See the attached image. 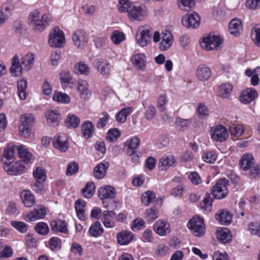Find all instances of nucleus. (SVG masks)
Masks as SVG:
<instances>
[{"instance_id": "nucleus-52", "label": "nucleus", "mask_w": 260, "mask_h": 260, "mask_svg": "<svg viewBox=\"0 0 260 260\" xmlns=\"http://www.w3.org/2000/svg\"><path fill=\"white\" fill-rule=\"evenodd\" d=\"M10 224L12 226L21 233H25L28 230V225L23 221L14 220L11 221Z\"/></svg>"}, {"instance_id": "nucleus-60", "label": "nucleus", "mask_w": 260, "mask_h": 260, "mask_svg": "<svg viewBox=\"0 0 260 260\" xmlns=\"http://www.w3.org/2000/svg\"><path fill=\"white\" fill-rule=\"evenodd\" d=\"M145 225V222L142 218H137L133 221L131 228L134 232H137L144 228Z\"/></svg>"}, {"instance_id": "nucleus-63", "label": "nucleus", "mask_w": 260, "mask_h": 260, "mask_svg": "<svg viewBox=\"0 0 260 260\" xmlns=\"http://www.w3.org/2000/svg\"><path fill=\"white\" fill-rule=\"evenodd\" d=\"M88 84L86 80H80L78 82V89L83 98L85 99L88 93Z\"/></svg>"}, {"instance_id": "nucleus-33", "label": "nucleus", "mask_w": 260, "mask_h": 260, "mask_svg": "<svg viewBox=\"0 0 260 260\" xmlns=\"http://www.w3.org/2000/svg\"><path fill=\"white\" fill-rule=\"evenodd\" d=\"M176 162V159L173 155H164L159 160V167L161 169H166L173 166Z\"/></svg>"}, {"instance_id": "nucleus-47", "label": "nucleus", "mask_w": 260, "mask_h": 260, "mask_svg": "<svg viewBox=\"0 0 260 260\" xmlns=\"http://www.w3.org/2000/svg\"><path fill=\"white\" fill-rule=\"evenodd\" d=\"M213 199L211 195L207 193L205 194L202 202L201 203V207L205 211H210L212 209Z\"/></svg>"}, {"instance_id": "nucleus-59", "label": "nucleus", "mask_w": 260, "mask_h": 260, "mask_svg": "<svg viewBox=\"0 0 260 260\" xmlns=\"http://www.w3.org/2000/svg\"><path fill=\"white\" fill-rule=\"evenodd\" d=\"M12 10L13 8L11 4L7 2L3 3L2 5L0 13L7 19L11 15Z\"/></svg>"}, {"instance_id": "nucleus-12", "label": "nucleus", "mask_w": 260, "mask_h": 260, "mask_svg": "<svg viewBox=\"0 0 260 260\" xmlns=\"http://www.w3.org/2000/svg\"><path fill=\"white\" fill-rule=\"evenodd\" d=\"M4 169L10 175H19L22 174L25 170L23 162L18 161L14 163L8 164L4 162Z\"/></svg>"}, {"instance_id": "nucleus-45", "label": "nucleus", "mask_w": 260, "mask_h": 260, "mask_svg": "<svg viewBox=\"0 0 260 260\" xmlns=\"http://www.w3.org/2000/svg\"><path fill=\"white\" fill-rule=\"evenodd\" d=\"M83 196L85 198H91L95 192V185L92 182H88L82 189Z\"/></svg>"}, {"instance_id": "nucleus-30", "label": "nucleus", "mask_w": 260, "mask_h": 260, "mask_svg": "<svg viewBox=\"0 0 260 260\" xmlns=\"http://www.w3.org/2000/svg\"><path fill=\"white\" fill-rule=\"evenodd\" d=\"M254 162L253 156L249 153L243 154L240 160V165L243 170H248L251 168Z\"/></svg>"}, {"instance_id": "nucleus-8", "label": "nucleus", "mask_w": 260, "mask_h": 260, "mask_svg": "<svg viewBox=\"0 0 260 260\" xmlns=\"http://www.w3.org/2000/svg\"><path fill=\"white\" fill-rule=\"evenodd\" d=\"M65 42L64 35L62 30L56 27L51 31L48 40V43L51 47L61 48Z\"/></svg>"}, {"instance_id": "nucleus-27", "label": "nucleus", "mask_w": 260, "mask_h": 260, "mask_svg": "<svg viewBox=\"0 0 260 260\" xmlns=\"http://www.w3.org/2000/svg\"><path fill=\"white\" fill-rule=\"evenodd\" d=\"M217 239L221 243L225 244L231 242L232 236L230 230L226 228H221L216 231Z\"/></svg>"}, {"instance_id": "nucleus-1", "label": "nucleus", "mask_w": 260, "mask_h": 260, "mask_svg": "<svg viewBox=\"0 0 260 260\" xmlns=\"http://www.w3.org/2000/svg\"><path fill=\"white\" fill-rule=\"evenodd\" d=\"M35 55L32 53H27L20 59L17 55L12 58L10 72L12 76L18 77L22 74L23 71L30 70L35 63Z\"/></svg>"}, {"instance_id": "nucleus-51", "label": "nucleus", "mask_w": 260, "mask_h": 260, "mask_svg": "<svg viewBox=\"0 0 260 260\" xmlns=\"http://www.w3.org/2000/svg\"><path fill=\"white\" fill-rule=\"evenodd\" d=\"M111 39L116 45L120 44L125 39V35L119 30H114L111 35Z\"/></svg>"}, {"instance_id": "nucleus-62", "label": "nucleus", "mask_w": 260, "mask_h": 260, "mask_svg": "<svg viewBox=\"0 0 260 260\" xmlns=\"http://www.w3.org/2000/svg\"><path fill=\"white\" fill-rule=\"evenodd\" d=\"M169 247L164 244H158L155 249V253L156 255L164 256L169 252Z\"/></svg>"}, {"instance_id": "nucleus-49", "label": "nucleus", "mask_w": 260, "mask_h": 260, "mask_svg": "<svg viewBox=\"0 0 260 260\" xmlns=\"http://www.w3.org/2000/svg\"><path fill=\"white\" fill-rule=\"evenodd\" d=\"M159 216V212L155 207L147 209L145 212V217L148 222H151L157 219Z\"/></svg>"}, {"instance_id": "nucleus-37", "label": "nucleus", "mask_w": 260, "mask_h": 260, "mask_svg": "<svg viewBox=\"0 0 260 260\" xmlns=\"http://www.w3.org/2000/svg\"><path fill=\"white\" fill-rule=\"evenodd\" d=\"M109 167L108 163L101 162L98 164L94 169L93 174L94 177L97 179H102L106 173V170Z\"/></svg>"}, {"instance_id": "nucleus-16", "label": "nucleus", "mask_w": 260, "mask_h": 260, "mask_svg": "<svg viewBox=\"0 0 260 260\" xmlns=\"http://www.w3.org/2000/svg\"><path fill=\"white\" fill-rule=\"evenodd\" d=\"M182 24L187 28H197L200 24L199 15L193 12L191 14H186L182 18Z\"/></svg>"}, {"instance_id": "nucleus-26", "label": "nucleus", "mask_w": 260, "mask_h": 260, "mask_svg": "<svg viewBox=\"0 0 260 260\" xmlns=\"http://www.w3.org/2000/svg\"><path fill=\"white\" fill-rule=\"evenodd\" d=\"M47 123L51 126L58 125L61 120L60 114L56 110H48L45 113Z\"/></svg>"}, {"instance_id": "nucleus-25", "label": "nucleus", "mask_w": 260, "mask_h": 260, "mask_svg": "<svg viewBox=\"0 0 260 260\" xmlns=\"http://www.w3.org/2000/svg\"><path fill=\"white\" fill-rule=\"evenodd\" d=\"M115 213L113 211L105 210L103 212L102 221L107 228H112L115 226L114 220Z\"/></svg>"}, {"instance_id": "nucleus-6", "label": "nucleus", "mask_w": 260, "mask_h": 260, "mask_svg": "<svg viewBox=\"0 0 260 260\" xmlns=\"http://www.w3.org/2000/svg\"><path fill=\"white\" fill-rule=\"evenodd\" d=\"M229 181L225 178L219 179L213 187L211 194L216 199L224 198L228 194V185Z\"/></svg>"}, {"instance_id": "nucleus-18", "label": "nucleus", "mask_w": 260, "mask_h": 260, "mask_svg": "<svg viewBox=\"0 0 260 260\" xmlns=\"http://www.w3.org/2000/svg\"><path fill=\"white\" fill-rule=\"evenodd\" d=\"M258 96L257 91L252 88L243 90L240 96V101L243 104H248L253 101Z\"/></svg>"}, {"instance_id": "nucleus-54", "label": "nucleus", "mask_w": 260, "mask_h": 260, "mask_svg": "<svg viewBox=\"0 0 260 260\" xmlns=\"http://www.w3.org/2000/svg\"><path fill=\"white\" fill-rule=\"evenodd\" d=\"M251 37L254 44L260 47V25H256L251 31Z\"/></svg>"}, {"instance_id": "nucleus-3", "label": "nucleus", "mask_w": 260, "mask_h": 260, "mask_svg": "<svg viewBox=\"0 0 260 260\" xmlns=\"http://www.w3.org/2000/svg\"><path fill=\"white\" fill-rule=\"evenodd\" d=\"M20 124L19 132L25 137H28L31 133V128L36 123L35 118L31 113H25L20 116Z\"/></svg>"}, {"instance_id": "nucleus-44", "label": "nucleus", "mask_w": 260, "mask_h": 260, "mask_svg": "<svg viewBox=\"0 0 260 260\" xmlns=\"http://www.w3.org/2000/svg\"><path fill=\"white\" fill-rule=\"evenodd\" d=\"M80 119L74 114H69L66 117V123L69 127L76 128L79 125Z\"/></svg>"}, {"instance_id": "nucleus-50", "label": "nucleus", "mask_w": 260, "mask_h": 260, "mask_svg": "<svg viewBox=\"0 0 260 260\" xmlns=\"http://www.w3.org/2000/svg\"><path fill=\"white\" fill-rule=\"evenodd\" d=\"M244 132L242 124H232L230 127V133L231 136L238 138L241 136Z\"/></svg>"}, {"instance_id": "nucleus-34", "label": "nucleus", "mask_w": 260, "mask_h": 260, "mask_svg": "<svg viewBox=\"0 0 260 260\" xmlns=\"http://www.w3.org/2000/svg\"><path fill=\"white\" fill-rule=\"evenodd\" d=\"M99 196L102 200L113 199L115 196L114 188L110 186L101 187L98 191Z\"/></svg>"}, {"instance_id": "nucleus-36", "label": "nucleus", "mask_w": 260, "mask_h": 260, "mask_svg": "<svg viewBox=\"0 0 260 260\" xmlns=\"http://www.w3.org/2000/svg\"><path fill=\"white\" fill-rule=\"evenodd\" d=\"M85 202L82 199H78L75 203V208L77 216L81 220H84L85 219Z\"/></svg>"}, {"instance_id": "nucleus-15", "label": "nucleus", "mask_w": 260, "mask_h": 260, "mask_svg": "<svg viewBox=\"0 0 260 260\" xmlns=\"http://www.w3.org/2000/svg\"><path fill=\"white\" fill-rule=\"evenodd\" d=\"M72 39L76 47L82 49L87 43L88 36L85 31L78 29L73 33Z\"/></svg>"}, {"instance_id": "nucleus-55", "label": "nucleus", "mask_w": 260, "mask_h": 260, "mask_svg": "<svg viewBox=\"0 0 260 260\" xmlns=\"http://www.w3.org/2000/svg\"><path fill=\"white\" fill-rule=\"evenodd\" d=\"M179 8L185 11L190 10L194 5V0H177Z\"/></svg>"}, {"instance_id": "nucleus-20", "label": "nucleus", "mask_w": 260, "mask_h": 260, "mask_svg": "<svg viewBox=\"0 0 260 260\" xmlns=\"http://www.w3.org/2000/svg\"><path fill=\"white\" fill-rule=\"evenodd\" d=\"M132 62L137 69L144 71L146 66V56L144 53H136L132 58Z\"/></svg>"}, {"instance_id": "nucleus-42", "label": "nucleus", "mask_w": 260, "mask_h": 260, "mask_svg": "<svg viewBox=\"0 0 260 260\" xmlns=\"http://www.w3.org/2000/svg\"><path fill=\"white\" fill-rule=\"evenodd\" d=\"M133 111L132 107L122 108L116 115V120L120 123H123L126 120L127 117Z\"/></svg>"}, {"instance_id": "nucleus-7", "label": "nucleus", "mask_w": 260, "mask_h": 260, "mask_svg": "<svg viewBox=\"0 0 260 260\" xmlns=\"http://www.w3.org/2000/svg\"><path fill=\"white\" fill-rule=\"evenodd\" d=\"M148 11L144 6L134 5L130 7L128 13V17L131 21H142L146 19Z\"/></svg>"}, {"instance_id": "nucleus-48", "label": "nucleus", "mask_w": 260, "mask_h": 260, "mask_svg": "<svg viewBox=\"0 0 260 260\" xmlns=\"http://www.w3.org/2000/svg\"><path fill=\"white\" fill-rule=\"evenodd\" d=\"M141 198L143 204L148 206L155 199V193L152 191L148 190L141 195Z\"/></svg>"}, {"instance_id": "nucleus-40", "label": "nucleus", "mask_w": 260, "mask_h": 260, "mask_svg": "<svg viewBox=\"0 0 260 260\" xmlns=\"http://www.w3.org/2000/svg\"><path fill=\"white\" fill-rule=\"evenodd\" d=\"M103 232L104 229L99 221H96L94 223L92 224L88 231L89 235L93 237L100 236Z\"/></svg>"}, {"instance_id": "nucleus-28", "label": "nucleus", "mask_w": 260, "mask_h": 260, "mask_svg": "<svg viewBox=\"0 0 260 260\" xmlns=\"http://www.w3.org/2000/svg\"><path fill=\"white\" fill-rule=\"evenodd\" d=\"M133 237V233L128 231H123L116 235L117 242L121 245H128L132 241Z\"/></svg>"}, {"instance_id": "nucleus-56", "label": "nucleus", "mask_w": 260, "mask_h": 260, "mask_svg": "<svg viewBox=\"0 0 260 260\" xmlns=\"http://www.w3.org/2000/svg\"><path fill=\"white\" fill-rule=\"evenodd\" d=\"M36 232L41 235H46L48 234L49 229L47 223L44 222H39L35 226Z\"/></svg>"}, {"instance_id": "nucleus-29", "label": "nucleus", "mask_w": 260, "mask_h": 260, "mask_svg": "<svg viewBox=\"0 0 260 260\" xmlns=\"http://www.w3.org/2000/svg\"><path fill=\"white\" fill-rule=\"evenodd\" d=\"M211 76V69L205 65L199 66L196 71V76L200 81H207Z\"/></svg>"}, {"instance_id": "nucleus-21", "label": "nucleus", "mask_w": 260, "mask_h": 260, "mask_svg": "<svg viewBox=\"0 0 260 260\" xmlns=\"http://www.w3.org/2000/svg\"><path fill=\"white\" fill-rule=\"evenodd\" d=\"M17 150L19 157L22 159L21 161L26 164H31L34 162V157L24 146H18Z\"/></svg>"}, {"instance_id": "nucleus-17", "label": "nucleus", "mask_w": 260, "mask_h": 260, "mask_svg": "<svg viewBox=\"0 0 260 260\" xmlns=\"http://www.w3.org/2000/svg\"><path fill=\"white\" fill-rule=\"evenodd\" d=\"M154 232L160 236H165L170 233V225L167 221L162 220H157L153 226Z\"/></svg>"}, {"instance_id": "nucleus-11", "label": "nucleus", "mask_w": 260, "mask_h": 260, "mask_svg": "<svg viewBox=\"0 0 260 260\" xmlns=\"http://www.w3.org/2000/svg\"><path fill=\"white\" fill-rule=\"evenodd\" d=\"M46 215V209L43 205L37 206L31 211L24 216L23 219L32 222L43 219Z\"/></svg>"}, {"instance_id": "nucleus-4", "label": "nucleus", "mask_w": 260, "mask_h": 260, "mask_svg": "<svg viewBox=\"0 0 260 260\" xmlns=\"http://www.w3.org/2000/svg\"><path fill=\"white\" fill-rule=\"evenodd\" d=\"M222 43V39L220 36L212 34L205 36L200 41L201 48L206 51L218 50Z\"/></svg>"}, {"instance_id": "nucleus-10", "label": "nucleus", "mask_w": 260, "mask_h": 260, "mask_svg": "<svg viewBox=\"0 0 260 260\" xmlns=\"http://www.w3.org/2000/svg\"><path fill=\"white\" fill-rule=\"evenodd\" d=\"M210 133L212 140L220 143L226 141L229 136L227 129L220 124L213 126Z\"/></svg>"}, {"instance_id": "nucleus-64", "label": "nucleus", "mask_w": 260, "mask_h": 260, "mask_svg": "<svg viewBox=\"0 0 260 260\" xmlns=\"http://www.w3.org/2000/svg\"><path fill=\"white\" fill-rule=\"evenodd\" d=\"M120 136V133L117 128L110 129L108 132L106 139L110 142H115Z\"/></svg>"}, {"instance_id": "nucleus-58", "label": "nucleus", "mask_w": 260, "mask_h": 260, "mask_svg": "<svg viewBox=\"0 0 260 260\" xmlns=\"http://www.w3.org/2000/svg\"><path fill=\"white\" fill-rule=\"evenodd\" d=\"M191 123L190 119H184L180 117H177L175 120V124L177 128L180 131H185Z\"/></svg>"}, {"instance_id": "nucleus-38", "label": "nucleus", "mask_w": 260, "mask_h": 260, "mask_svg": "<svg viewBox=\"0 0 260 260\" xmlns=\"http://www.w3.org/2000/svg\"><path fill=\"white\" fill-rule=\"evenodd\" d=\"M83 136L86 139L90 138L93 134L94 128L93 124L89 121H85L81 126Z\"/></svg>"}, {"instance_id": "nucleus-13", "label": "nucleus", "mask_w": 260, "mask_h": 260, "mask_svg": "<svg viewBox=\"0 0 260 260\" xmlns=\"http://www.w3.org/2000/svg\"><path fill=\"white\" fill-rule=\"evenodd\" d=\"M140 144V139L137 136L128 138L124 143V150L126 154L131 156L136 152Z\"/></svg>"}, {"instance_id": "nucleus-9", "label": "nucleus", "mask_w": 260, "mask_h": 260, "mask_svg": "<svg viewBox=\"0 0 260 260\" xmlns=\"http://www.w3.org/2000/svg\"><path fill=\"white\" fill-rule=\"evenodd\" d=\"M187 227L197 237H201L204 234L205 226L204 221L203 218L199 216L191 218L187 223Z\"/></svg>"}, {"instance_id": "nucleus-35", "label": "nucleus", "mask_w": 260, "mask_h": 260, "mask_svg": "<svg viewBox=\"0 0 260 260\" xmlns=\"http://www.w3.org/2000/svg\"><path fill=\"white\" fill-rule=\"evenodd\" d=\"M242 30V22L238 19H232L229 25V31L232 35L237 36Z\"/></svg>"}, {"instance_id": "nucleus-23", "label": "nucleus", "mask_w": 260, "mask_h": 260, "mask_svg": "<svg viewBox=\"0 0 260 260\" xmlns=\"http://www.w3.org/2000/svg\"><path fill=\"white\" fill-rule=\"evenodd\" d=\"M51 230L54 232L67 234L68 232V225L64 220L55 219L50 222Z\"/></svg>"}, {"instance_id": "nucleus-53", "label": "nucleus", "mask_w": 260, "mask_h": 260, "mask_svg": "<svg viewBox=\"0 0 260 260\" xmlns=\"http://www.w3.org/2000/svg\"><path fill=\"white\" fill-rule=\"evenodd\" d=\"M202 157L205 162L209 164L214 163L217 159L215 153L213 151L208 150L203 151Z\"/></svg>"}, {"instance_id": "nucleus-41", "label": "nucleus", "mask_w": 260, "mask_h": 260, "mask_svg": "<svg viewBox=\"0 0 260 260\" xmlns=\"http://www.w3.org/2000/svg\"><path fill=\"white\" fill-rule=\"evenodd\" d=\"M74 72L77 75L87 76L90 73L88 66L82 61L76 63L74 66Z\"/></svg>"}, {"instance_id": "nucleus-61", "label": "nucleus", "mask_w": 260, "mask_h": 260, "mask_svg": "<svg viewBox=\"0 0 260 260\" xmlns=\"http://www.w3.org/2000/svg\"><path fill=\"white\" fill-rule=\"evenodd\" d=\"M49 248L53 251H56L60 249L61 241L58 237H52L49 241Z\"/></svg>"}, {"instance_id": "nucleus-39", "label": "nucleus", "mask_w": 260, "mask_h": 260, "mask_svg": "<svg viewBox=\"0 0 260 260\" xmlns=\"http://www.w3.org/2000/svg\"><path fill=\"white\" fill-rule=\"evenodd\" d=\"M52 99L54 101L60 104H67L70 102L71 99L67 93L60 91H55Z\"/></svg>"}, {"instance_id": "nucleus-46", "label": "nucleus", "mask_w": 260, "mask_h": 260, "mask_svg": "<svg viewBox=\"0 0 260 260\" xmlns=\"http://www.w3.org/2000/svg\"><path fill=\"white\" fill-rule=\"evenodd\" d=\"M143 114L145 118L148 120H152L156 115V111L154 106L152 105L144 106Z\"/></svg>"}, {"instance_id": "nucleus-2", "label": "nucleus", "mask_w": 260, "mask_h": 260, "mask_svg": "<svg viewBox=\"0 0 260 260\" xmlns=\"http://www.w3.org/2000/svg\"><path fill=\"white\" fill-rule=\"evenodd\" d=\"M152 39L154 43H157L158 47L161 51L168 50L174 43L173 36L168 30H162L161 32L155 31Z\"/></svg>"}, {"instance_id": "nucleus-22", "label": "nucleus", "mask_w": 260, "mask_h": 260, "mask_svg": "<svg viewBox=\"0 0 260 260\" xmlns=\"http://www.w3.org/2000/svg\"><path fill=\"white\" fill-rule=\"evenodd\" d=\"M215 218L221 224H229L232 219V214L226 209H219L215 214Z\"/></svg>"}, {"instance_id": "nucleus-32", "label": "nucleus", "mask_w": 260, "mask_h": 260, "mask_svg": "<svg viewBox=\"0 0 260 260\" xmlns=\"http://www.w3.org/2000/svg\"><path fill=\"white\" fill-rule=\"evenodd\" d=\"M233 88V85L230 83H223L218 87L217 95L222 99H228L230 96Z\"/></svg>"}, {"instance_id": "nucleus-43", "label": "nucleus", "mask_w": 260, "mask_h": 260, "mask_svg": "<svg viewBox=\"0 0 260 260\" xmlns=\"http://www.w3.org/2000/svg\"><path fill=\"white\" fill-rule=\"evenodd\" d=\"M27 81L25 79H22L19 80L17 82L18 94L19 98L24 100L26 99V88L27 87Z\"/></svg>"}, {"instance_id": "nucleus-31", "label": "nucleus", "mask_w": 260, "mask_h": 260, "mask_svg": "<svg viewBox=\"0 0 260 260\" xmlns=\"http://www.w3.org/2000/svg\"><path fill=\"white\" fill-rule=\"evenodd\" d=\"M94 62L95 67L101 74L108 75L109 74L111 66L108 61L96 60Z\"/></svg>"}, {"instance_id": "nucleus-19", "label": "nucleus", "mask_w": 260, "mask_h": 260, "mask_svg": "<svg viewBox=\"0 0 260 260\" xmlns=\"http://www.w3.org/2000/svg\"><path fill=\"white\" fill-rule=\"evenodd\" d=\"M52 21V16L50 14L47 13L43 15L41 17L37 19L32 25L36 30L42 31Z\"/></svg>"}, {"instance_id": "nucleus-57", "label": "nucleus", "mask_w": 260, "mask_h": 260, "mask_svg": "<svg viewBox=\"0 0 260 260\" xmlns=\"http://www.w3.org/2000/svg\"><path fill=\"white\" fill-rule=\"evenodd\" d=\"M33 175L36 181H45L46 179V173L44 169L38 167L33 172Z\"/></svg>"}, {"instance_id": "nucleus-14", "label": "nucleus", "mask_w": 260, "mask_h": 260, "mask_svg": "<svg viewBox=\"0 0 260 260\" xmlns=\"http://www.w3.org/2000/svg\"><path fill=\"white\" fill-rule=\"evenodd\" d=\"M52 142L54 147L61 152H66L69 147L68 137L64 134L55 135Z\"/></svg>"}, {"instance_id": "nucleus-24", "label": "nucleus", "mask_w": 260, "mask_h": 260, "mask_svg": "<svg viewBox=\"0 0 260 260\" xmlns=\"http://www.w3.org/2000/svg\"><path fill=\"white\" fill-rule=\"evenodd\" d=\"M20 199L26 207H31L36 204L35 196L29 190H23L20 194Z\"/></svg>"}, {"instance_id": "nucleus-5", "label": "nucleus", "mask_w": 260, "mask_h": 260, "mask_svg": "<svg viewBox=\"0 0 260 260\" xmlns=\"http://www.w3.org/2000/svg\"><path fill=\"white\" fill-rule=\"evenodd\" d=\"M152 35V28L149 25H143L139 27L136 35L138 44L142 47L147 46L150 42Z\"/></svg>"}]
</instances>
